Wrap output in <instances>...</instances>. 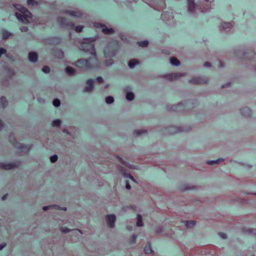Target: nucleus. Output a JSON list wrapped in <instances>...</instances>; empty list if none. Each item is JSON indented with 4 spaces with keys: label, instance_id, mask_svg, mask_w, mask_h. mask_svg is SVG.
Wrapping results in <instances>:
<instances>
[{
    "label": "nucleus",
    "instance_id": "nucleus-20",
    "mask_svg": "<svg viewBox=\"0 0 256 256\" xmlns=\"http://www.w3.org/2000/svg\"><path fill=\"white\" fill-rule=\"evenodd\" d=\"M139 62L138 60H129V68H133L135 66L138 64Z\"/></svg>",
    "mask_w": 256,
    "mask_h": 256
},
{
    "label": "nucleus",
    "instance_id": "nucleus-34",
    "mask_svg": "<svg viewBox=\"0 0 256 256\" xmlns=\"http://www.w3.org/2000/svg\"><path fill=\"white\" fill-rule=\"evenodd\" d=\"M83 28H84V26H82V25H79L76 27L75 30L76 32H80L82 30Z\"/></svg>",
    "mask_w": 256,
    "mask_h": 256
},
{
    "label": "nucleus",
    "instance_id": "nucleus-57",
    "mask_svg": "<svg viewBox=\"0 0 256 256\" xmlns=\"http://www.w3.org/2000/svg\"><path fill=\"white\" fill-rule=\"evenodd\" d=\"M129 209H132L134 210V206H129Z\"/></svg>",
    "mask_w": 256,
    "mask_h": 256
},
{
    "label": "nucleus",
    "instance_id": "nucleus-55",
    "mask_svg": "<svg viewBox=\"0 0 256 256\" xmlns=\"http://www.w3.org/2000/svg\"><path fill=\"white\" fill-rule=\"evenodd\" d=\"M8 194H4L2 196V200H6L7 198Z\"/></svg>",
    "mask_w": 256,
    "mask_h": 256
},
{
    "label": "nucleus",
    "instance_id": "nucleus-35",
    "mask_svg": "<svg viewBox=\"0 0 256 256\" xmlns=\"http://www.w3.org/2000/svg\"><path fill=\"white\" fill-rule=\"evenodd\" d=\"M58 156L56 154H54L50 158V160L52 162H54L58 160Z\"/></svg>",
    "mask_w": 256,
    "mask_h": 256
},
{
    "label": "nucleus",
    "instance_id": "nucleus-38",
    "mask_svg": "<svg viewBox=\"0 0 256 256\" xmlns=\"http://www.w3.org/2000/svg\"><path fill=\"white\" fill-rule=\"evenodd\" d=\"M116 158L118 159V161L120 162V163L124 164L126 166H127L128 164L126 162H124L122 158H120V156H116Z\"/></svg>",
    "mask_w": 256,
    "mask_h": 256
},
{
    "label": "nucleus",
    "instance_id": "nucleus-28",
    "mask_svg": "<svg viewBox=\"0 0 256 256\" xmlns=\"http://www.w3.org/2000/svg\"><path fill=\"white\" fill-rule=\"evenodd\" d=\"M56 55L58 58L60 59H62L64 57V53L61 50H58Z\"/></svg>",
    "mask_w": 256,
    "mask_h": 256
},
{
    "label": "nucleus",
    "instance_id": "nucleus-46",
    "mask_svg": "<svg viewBox=\"0 0 256 256\" xmlns=\"http://www.w3.org/2000/svg\"><path fill=\"white\" fill-rule=\"evenodd\" d=\"M20 30L22 32H26L28 30V28L27 26H23L20 28Z\"/></svg>",
    "mask_w": 256,
    "mask_h": 256
},
{
    "label": "nucleus",
    "instance_id": "nucleus-44",
    "mask_svg": "<svg viewBox=\"0 0 256 256\" xmlns=\"http://www.w3.org/2000/svg\"><path fill=\"white\" fill-rule=\"evenodd\" d=\"M27 3L28 5L34 6L35 4V1L34 0H28Z\"/></svg>",
    "mask_w": 256,
    "mask_h": 256
},
{
    "label": "nucleus",
    "instance_id": "nucleus-6",
    "mask_svg": "<svg viewBox=\"0 0 256 256\" xmlns=\"http://www.w3.org/2000/svg\"><path fill=\"white\" fill-rule=\"evenodd\" d=\"M10 140L11 142L12 143V144L16 148H17L20 150H22V151H24L23 150V149L24 148L25 146L22 144H21L20 143V142H17L16 140H12V136H10ZM26 152H30V148L28 147V148H27V146H26Z\"/></svg>",
    "mask_w": 256,
    "mask_h": 256
},
{
    "label": "nucleus",
    "instance_id": "nucleus-4",
    "mask_svg": "<svg viewBox=\"0 0 256 256\" xmlns=\"http://www.w3.org/2000/svg\"><path fill=\"white\" fill-rule=\"evenodd\" d=\"M119 44V42L116 40H114L110 43L104 49V56L106 58L114 57L118 50Z\"/></svg>",
    "mask_w": 256,
    "mask_h": 256
},
{
    "label": "nucleus",
    "instance_id": "nucleus-16",
    "mask_svg": "<svg viewBox=\"0 0 256 256\" xmlns=\"http://www.w3.org/2000/svg\"><path fill=\"white\" fill-rule=\"evenodd\" d=\"M144 252L146 254H150L153 252L152 248L150 244H147L144 246Z\"/></svg>",
    "mask_w": 256,
    "mask_h": 256
},
{
    "label": "nucleus",
    "instance_id": "nucleus-59",
    "mask_svg": "<svg viewBox=\"0 0 256 256\" xmlns=\"http://www.w3.org/2000/svg\"><path fill=\"white\" fill-rule=\"evenodd\" d=\"M128 168H131V166L130 164H129Z\"/></svg>",
    "mask_w": 256,
    "mask_h": 256
},
{
    "label": "nucleus",
    "instance_id": "nucleus-33",
    "mask_svg": "<svg viewBox=\"0 0 256 256\" xmlns=\"http://www.w3.org/2000/svg\"><path fill=\"white\" fill-rule=\"evenodd\" d=\"M60 102L58 99L56 98L53 100V104L55 106L58 107L60 106Z\"/></svg>",
    "mask_w": 256,
    "mask_h": 256
},
{
    "label": "nucleus",
    "instance_id": "nucleus-54",
    "mask_svg": "<svg viewBox=\"0 0 256 256\" xmlns=\"http://www.w3.org/2000/svg\"><path fill=\"white\" fill-rule=\"evenodd\" d=\"M125 185L126 189H128V180H125Z\"/></svg>",
    "mask_w": 256,
    "mask_h": 256
},
{
    "label": "nucleus",
    "instance_id": "nucleus-42",
    "mask_svg": "<svg viewBox=\"0 0 256 256\" xmlns=\"http://www.w3.org/2000/svg\"><path fill=\"white\" fill-rule=\"evenodd\" d=\"M134 94L132 92H129V101H131L134 98Z\"/></svg>",
    "mask_w": 256,
    "mask_h": 256
},
{
    "label": "nucleus",
    "instance_id": "nucleus-7",
    "mask_svg": "<svg viewBox=\"0 0 256 256\" xmlns=\"http://www.w3.org/2000/svg\"><path fill=\"white\" fill-rule=\"evenodd\" d=\"M106 220L108 226L110 228L114 226L116 216L114 214H108L106 216Z\"/></svg>",
    "mask_w": 256,
    "mask_h": 256
},
{
    "label": "nucleus",
    "instance_id": "nucleus-56",
    "mask_svg": "<svg viewBox=\"0 0 256 256\" xmlns=\"http://www.w3.org/2000/svg\"><path fill=\"white\" fill-rule=\"evenodd\" d=\"M124 176L125 178H127L128 176V173L126 172H124Z\"/></svg>",
    "mask_w": 256,
    "mask_h": 256
},
{
    "label": "nucleus",
    "instance_id": "nucleus-2",
    "mask_svg": "<svg viewBox=\"0 0 256 256\" xmlns=\"http://www.w3.org/2000/svg\"><path fill=\"white\" fill-rule=\"evenodd\" d=\"M207 4H203V8L200 10L198 5L194 2V0H187L188 11L186 15L188 16L194 17L200 12H204L212 8V3L214 0H204Z\"/></svg>",
    "mask_w": 256,
    "mask_h": 256
},
{
    "label": "nucleus",
    "instance_id": "nucleus-5",
    "mask_svg": "<svg viewBox=\"0 0 256 256\" xmlns=\"http://www.w3.org/2000/svg\"><path fill=\"white\" fill-rule=\"evenodd\" d=\"M57 21L58 24L62 27L73 28L74 24L72 22L64 17L60 16L58 18Z\"/></svg>",
    "mask_w": 256,
    "mask_h": 256
},
{
    "label": "nucleus",
    "instance_id": "nucleus-30",
    "mask_svg": "<svg viewBox=\"0 0 256 256\" xmlns=\"http://www.w3.org/2000/svg\"><path fill=\"white\" fill-rule=\"evenodd\" d=\"M222 159L218 158L216 160H208L206 163L208 164H214L218 163L220 162L222 160Z\"/></svg>",
    "mask_w": 256,
    "mask_h": 256
},
{
    "label": "nucleus",
    "instance_id": "nucleus-29",
    "mask_svg": "<svg viewBox=\"0 0 256 256\" xmlns=\"http://www.w3.org/2000/svg\"><path fill=\"white\" fill-rule=\"evenodd\" d=\"M146 131L143 129L136 130H134V134L136 136H140V134L145 133Z\"/></svg>",
    "mask_w": 256,
    "mask_h": 256
},
{
    "label": "nucleus",
    "instance_id": "nucleus-15",
    "mask_svg": "<svg viewBox=\"0 0 256 256\" xmlns=\"http://www.w3.org/2000/svg\"><path fill=\"white\" fill-rule=\"evenodd\" d=\"M232 26V23L229 22H222L220 25V28L225 30H228L231 28Z\"/></svg>",
    "mask_w": 256,
    "mask_h": 256
},
{
    "label": "nucleus",
    "instance_id": "nucleus-40",
    "mask_svg": "<svg viewBox=\"0 0 256 256\" xmlns=\"http://www.w3.org/2000/svg\"><path fill=\"white\" fill-rule=\"evenodd\" d=\"M246 112H250V110L248 108H244L242 110V114L244 116H248V114L247 115V114H246Z\"/></svg>",
    "mask_w": 256,
    "mask_h": 256
},
{
    "label": "nucleus",
    "instance_id": "nucleus-41",
    "mask_svg": "<svg viewBox=\"0 0 256 256\" xmlns=\"http://www.w3.org/2000/svg\"><path fill=\"white\" fill-rule=\"evenodd\" d=\"M94 26L96 28H100L103 26L99 22H94Z\"/></svg>",
    "mask_w": 256,
    "mask_h": 256
},
{
    "label": "nucleus",
    "instance_id": "nucleus-3",
    "mask_svg": "<svg viewBox=\"0 0 256 256\" xmlns=\"http://www.w3.org/2000/svg\"><path fill=\"white\" fill-rule=\"evenodd\" d=\"M14 6L21 12V14L16 13L17 18L24 24H28L29 22L28 18H32L31 12L26 8L22 5L15 4H14Z\"/></svg>",
    "mask_w": 256,
    "mask_h": 256
},
{
    "label": "nucleus",
    "instance_id": "nucleus-53",
    "mask_svg": "<svg viewBox=\"0 0 256 256\" xmlns=\"http://www.w3.org/2000/svg\"><path fill=\"white\" fill-rule=\"evenodd\" d=\"M6 246V244H0V250H2Z\"/></svg>",
    "mask_w": 256,
    "mask_h": 256
},
{
    "label": "nucleus",
    "instance_id": "nucleus-39",
    "mask_svg": "<svg viewBox=\"0 0 256 256\" xmlns=\"http://www.w3.org/2000/svg\"><path fill=\"white\" fill-rule=\"evenodd\" d=\"M144 2L150 6L153 5L155 2H154V0H142Z\"/></svg>",
    "mask_w": 256,
    "mask_h": 256
},
{
    "label": "nucleus",
    "instance_id": "nucleus-27",
    "mask_svg": "<svg viewBox=\"0 0 256 256\" xmlns=\"http://www.w3.org/2000/svg\"><path fill=\"white\" fill-rule=\"evenodd\" d=\"M2 36L4 39L8 38L12 34L7 30H3L2 32Z\"/></svg>",
    "mask_w": 256,
    "mask_h": 256
},
{
    "label": "nucleus",
    "instance_id": "nucleus-43",
    "mask_svg": "<svg viewBox=\"0 0 256 256\" xmlns=\"http://www.w3.org/2000/svg\"><path fill=\"white\" fill-rule=\"evenodd\" d=\"M219 236L222 239H226L227 238L226 234L224 232L219 233Z\"/></svg>",
    "mask_w": 256,
    "mask_h": 256
},
{
    "label": "nucleus",
    "instance_id": "nucleus-22",
    "mask_svg": "<svg viewBox=\"0 0 256 256\" xmlns=\"http://www.w3.org/2000/svg\"><path fill=\"white\" fill-rule=\"evenodd\" d=\"M196 224V222L194 220L184 222V225L188 228H191Z\"/></svg>",
    "mask_w": 256,
    "mask_h": 256
},
{
    "label": "nucleus",
    "instance_id": "nucleus-36",
    "mask_svg": "<svg viewBox=\"0 0 256 256\" xmlns=\"http://www.w3.org/2000/svg\"><path fill=\"white\" fill-rule=\"evenodd\" d=\"M167 16H168V14L166 12H164L162 15V18L164 20H168L170 18H167Z\"/></svg>",
    "mask_w": 256,
    "mask_h": 256
},
{
    "label": "nucleus",
    "instance_id": "nucleus-26",
    "mask_svg": "<svg viewBox=\"0 0 256 256\" xmlns=\"http://www.w3.org/2000/svg\"><path fill=\"white\" fill-rule=\"evenodd\" d=\"M136 238H137V235L133 234L129 238V245L130 244H134L136 243Z\"/></svg>",
    "mask_w": 256,
    "mask_h": 256
},
{
    "label": "nucleus",
    "instance_id": "nucleus-52",
    "mask_svg": "<svg viewBox=\"0 0 256 256\" xmlns=\"http://www.w3.org/2000/svg\"><path fill=\"white\" fill-rule=\"evenodd\" d=\"M204 66L205 67H210V64L208 62H205L204 64Z\"/></svg>",
    "mask_w": 256,
    "mask_h": 256
},
{
    "label": "nucleus",
    "instance_id": "nucleus-21",
    "mask_svg": "<svg viewBox=\"0 0 256 256\" xmlns=\"http://www.w3.org/2000/svg\"><path fill=\"white\" fill-rule=\"evenodd\" d=\"M171 64L174 66H178L180 64V61L175 58H172L170 60Z\"/></svg>",
    "mask_w": 256,
    "mask_h": 256
},
{
    "label": "nucleus",
    "instance_id": "nucleus-18",
    "mask_svg": "<svg viewBox=\"0 0 256 256\" xmlns=\"http://www.w3.org/2000/svg\"><path fill=\"white\" fill-rule=\"evenodd\" d=\"M181 76L182 74L179 73L172 74H171L167 76L166 78L168 80H174L176 79Z\"/></svg>",
    "mask_w": 256,
    "mask_h": 256
},
{
    "label": "nucleus",
    "instance_id": "nucleus-13",
    "mask_svg": "<svg viewBox=\"0 0 256 256\" xmlns=\"http://www.w3.org/2000/svg\"><path fill=\"white\" fill-rule=\"evenodd\" d=\"M44 210H47L50 209H56V210H66V208H61L60 206L57 205H51L48 206H45L43 207Z\"/></svg>",
    "mask_w": 256,
    "mask_h": 256
},
{
    "label": "nucleus",
    "instance_id": "nucleus-32",
    "mask_svg": "<svg viewBox=\"0 0 256 256\" xmlns=\"http://www.w3.org/2000/svg\"><path fill=\"white\" fill-rule=\"evenodd\" d=\"M114 99L112 96H108L106 98V102L107 104H110L114 102Z\"/></svg>",
    "mask_w": 256,
    "mask_h": 256
},
{
    "label": "nucleus",
    "instance_id": "nucleus-14",
    "mask_svg": "<svg viewBox=\"0 0 256 256\" xmlns=\"http://www.w3.org/2000/svg\"><path fill=\"white\" fill-rule=\"evenodd\" d=\"M136 226L137 227H142L144 226V222L142 216L139 214H138L136 216Z\"/></svg>",
    "mask_w": 256,
    "mask_h": 256
},
{
    "label": "nucleus",
    "instance_id": "nucleus-24",
    "mask_svg": "<svg viewBox=\"0 0 256 256\" xmlns=\"http://www.w3.org/2000/svg\"><path fill=\"white\" fill-rule=\"evenodd\" d=\"M138 44L139 46L141 47H146L148 44V40H144L142 41H138Z\"/></svg>",
    "mask_w": 256,
    "mask_h": 256
},
{
    "label": "nucleus",
    "instance_id": "nucleus-25",
    "mask_svg": "<svg viewBox=\"0 0 256 256\" xmlns=\"http://www.w3.org/2000/svg\"><path fill=\"white\" fill-rule=\"evenodd\" d=\"M182 130L180 128L173 126L170 128V132L172 134H174L178 132H181Z\"/></svg>",
    "mask_w": 256,
    "mask_h": 256
},
{
    "label": "nucleus",
    "instance_id": "nucleus-1",
    "mask_svg": "<svg viewBox=\"0 0 256 256\" xmlns=\"http://www.w3.org/2000/svg\"><path fill=\"white\" fill-rule=\"evenodd\" d=\"M94 40H92L90 42H84L82 44L81 47L83 50L89 52L94 56V58L78 60L76 62L75 66L87 70H93L100 66V62L96 58V52L94 46L92 44Z\"/></svg>",
    "mask_w": 256,
    "mask_h": 256
},
{
    "label": "nucleus",
    "instance_id": "nucleus-58",
    "mask_svg": "<svg viewBox=\"0 0 256 256\" xmlns=\"http://www.w3.org/2000/svg\"><path fill=\"white\" fill-rule=\"evenodd\" d=\"M128 188H129V190H130V188H130V184H129Z\"/></svg>",
    "mask_w": 256,
    "mask_h": 256
},
{
    "label": "nucleus",
    "instance_id": "nucleus-50",
    "mask_svg": "<svg viewBox=\"0 0 256 256\" xmlns=\"http://www.w3.org/2000/svg\"><path fill=\"white\" fill-rule=\"evenodd\" d=\"M162 230L163 228L162 226H159L156 228V232L157 233H160L162 231Z\"/></svg>",
    "mask_w": 256,
    "mask_h": 256
},
{
    "label": "nucleus",
    "instance_id": "nucleus-49",
    "mask_svg": "<svg viewBox=\"0 0 256 256\" xmlns=\"http://www.w3.org/2000/svg\"><path fill=\"white\" fill-rule=\"evenodd\" d=\"M124 91H125V94H126V96H125L126 98V100H128V88H125Z\"/></svg>",
    "mask_w": 256,
    "mask_h": 256
},
{
    "label": "nucleus",
    "instance_id": "nucleus-12",
    "mask_svg": "<svg viewBox=\"0 0 256 256\" xmlns=\"http://www.w3.org/2000/svg\"><path fill=\"white\" fill-rule=\"evenodd\" d=\"M29 60L33 62H35L37 61L38 58V54L36 52H30L28 54Z\"/></svg>",
    "mask_w": 256,
    "mask_h": 256
},
{
    "label": "nucleus",
    "instance_id": "nucleus-23",
    "mask_svg": "<svg viewBox=\"0 0 256 256\" xmlns=\"http://www.w3.org/2000/svg\"><path fill=\"white\" fill-rule=\"evenodd\" d=\"M102 32L105 34H110L114 32V30L112 28H102Z\"/></svg>",
    "mask_w": 256,
    "mask_h": 256
},
{
    "label": "nucleus",
    "instance_id": "nucleus-51",
    "mask_svg": "<svg viewBox=\"0 0 256 256\" xmlns=\"http://www.w3.org/2000/svg\"><path fill=\"white\" fill-rule=\"evenodd\" d=\"M129 179H130L134 182L138 183V182L130 175L129 174Z\"/></svg>",
    "mask_w": 256,
    "mask_h": 256
},
{
    "label": "nucleus",
    "instance_id": "nucleus-9",
    "mask_svg": "<svg viewBox=\"0 0 256 256\" xmlns=\"http://www.w3.org/2000/svg\"><path fill=\"white\" fill-rule=\"evenodd\" d=\"M190 82L194 84H204L208 82V79L202 76H198L192 79Z\"/></svg>",
    "mask_w": 256,
    "mask_h": 256
},
{
    "label": "nucleus",
    "instance_id": "nucleus-11",
    "mask_svg": "<svg viewBox=\"0 0 256 256\" xmlns=\"http://www.w3.org/2000/svg\"><path fill=\"white\" fill-rule=\"evenodd\" d=\"M65 14L77 18H80L82 16V14L80 12L74 10H66Z\"/></svg>",
    "mask_w": 256,
    "mask_h": 256
},
{
    "label": "nucleus",
    "instance_id": "nucleus-10",
    "mask_svg": "<svg viewBox=\"0 0 256 256\" xmlns=\"http://www.w3.org/2000/svg\"><path fill=\"white\" fill-rule=\"evenodd\" d=\"M87 86L84 88V91L86 92H92L94 88V86L93 84L94 80L92 78H90L86 80Z\"/></svg>",
    "mask_w": 256,
    "mask_h": 256
},
{
    "label": "nucleus",
    "instance_id": "nucleus-17",
    "mask_svg": "<svg viewBox=\"0 0 256 256\" xmlns=\"http://www.w3.org/2000/svg\"><path fill=\"white\" fill-rule=\"evenodd\" d=\"M8 105V102L5 96H2L0 98V106L4 108Z\"/></svg>",
    "mask_w": 256,
    "mask_h": 256
},
{
    "label": "nucleus",
    "instance_id": "nucleus-31",
    "mask_svg": "<svg viewBox=\"0 0 256 256\" xmlns=\"http://www.w3.org/2000/svg\"><path fill=\"white\" fill-rule=\"evenodd\" d=\"M62 123L60 120H54L52 122V125L54 126H59Z\"/></svg>",
    "mask_w": 256,
    "mask_h": 256
},
{
    "label": "nucleus",
    "instance_id": "nucleus-19",
    "mask_svg": "<svg viewBox=\"0 0 256 256\" xmlns=\"http://www.w3.org/2000/svg\"><path fill=\"white\" fill-rule=\"evenodd\" d=\"M66 72L68 75H74L76 72V70L70 66H68L66 68Z\"/></svg>",
    "mask_w": 256,
    "mask_h": 256
},
{
    "label": "nucleus",
    "instance_id": "nucleus-37",
    "mask_svg": "<svg viewBox=\"0 0 256 256\" xmlns=\"http://www.w3.org/2000/svg\"><path fill=\"white\" fill-rule=\"evenodd\" d=\"M42 71L45 73H48L50 72V68L48 66H44L42 68Z\"/></svg>",
    "mask_w": 256,
    "mask_h": 256
},
{
    "label": "nucleus",
    "instance_id": "nucleus-47",
    "mask_svg": "<svg viewBox=\"0 0 256 256\" xmlns=\"http://www.w3.org/2000/svg\"><path fill=\"white\" fill-rule=\"evenodd\" d=\"M96 80L98 83H102L104 81L103 78L101 76H98Z\"/></svg>",
    "mask_w": 256,
    "mask_h": 256
},
{
    "label": "nucleus",
    "instance_id": "nucleus-45",
    "mask_svg": "<svg viewBox=\"0 0 256 256\" xmlns=\"http://www.w3.org/2000/svg\"><path fill=\"white\" fill-rule=\"evenodd\" d=\"M62 232L64 233H66L70 232V230L68 228L64 227L62 228Z\"/></svg>",
    "mask_w": 256,
    "mask_h": 256
},
{
    "label": "nucleus",
    "instance_id": "nucleus-48",
    "mask_svg": "<svg viewBox=\"0 0 256 256\" xmlns=\"http://www.w3.org/2000/svg\"><path fill=\"white\" fill-rule=\"evenodd\" d=\"M4 123L0 120V130H2L4 129Z\"/></svg>",
    "mask_w": 256,
    "mask_h": 256
},
{
    "label": "nucleus",
    "instance_id": "nucleus-8",
    "mask_svg": "<svg viewBox=\"0 0 256 256\" xmlns=\"http://www.w3.org/2000/svg\"><path fill=\"white\" fill-rule=\"evenodd\" d=\"M18 167V165L16 164L14 162L8 164L0 163V168L2 170H9Z\"/></svg>",
    "mask_w": 256,
    "mask_h": 256
}]
</instances>
